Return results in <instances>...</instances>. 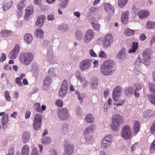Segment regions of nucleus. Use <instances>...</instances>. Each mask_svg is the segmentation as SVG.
Returning <instances> with one entry per match:
<instances>
[{"label": "nucleus", "mask_w": 155, "mask_h": 155, "mask_svg": "<svg viewBox=\"0 0 155 155\" xmlns=\"http://www.w3.org/2000/svg\"><path fill=\"white\" fill-rule=\"evenodd\" d=\"M115 65L114 61L108 60L104 62L101 65L100 68V72L105 75H110L113 72V68Z\"/></svg>", "instance_id": "f257e3e1"}, {"label": "nucleus", "mask_w": 155, "mask_h": 155, "mask_svg": "<svg viewBox=\"0 0 155 155\" xmlns=\"http://www.w3.org/2000/svg\"><path fill=\"white\" fill-rule=\"evenodd\" d=\"M123 120L121 116L119 114L114 115L112 119L111 127L114 131H117L120 126V124L123 123Z\"/></svg>", "instance_id": "f03ea898"}, {"label": "nucleus", "mask_w": 155, "mask_h": 155, "mask_svg": "<svg viewBox=\"0 0 155 155\" xmlns=\"http://www.w3.org/2000/svg\"><path fill=\"white\" fill-rule=\"evenodd\" d=\"M33 56L30 53H22L20 54L19 59L21 63L27 65L32 61Z\"/></svg>", "instance_id": "7ed1b4c3"}, {"label": "nucleus", "mask_w": 155, "mask_h": 155, "mask_svg": "<svg viewBox=\"0 0 155 155\" xmlns=\"http://www.w3.org/2000/svg\"><path fill=\"white\" fill-rule=\"evenodd\" d=\"M42 119V117L41 115L37 114L35 115L33 126L35 130H38L41 128Z\"/></svg>", "instance_id": "20e7f679"}, {"label": "nucleus", "mask_w": 155, "mask_h": 155, "mask_svg": "<svg viewBox=\"0 0 155 155\" xmlns=\"http://www.w3.org/2000/svg\"><path fill=\"white\" fill-rule=\"evenodd\" d=\"M132 133L130 127L128 125L124 126L122 129L121 137L125 140H128L130 138Z\"/></svg>", "instance_id": "39448f33"}, {"label": "nucleus", "mask_w": 155, "mask_h": 155, "mask_svg": "<svg viewBox=\"0 0 155 155\" xmlns=\"http://www.w3.org/2000/svg\"><path fill=\"white\" fill-rule=\"evenodd\" d=\"M64 155H70L74 152V148L73 145L68 143L67 140L64 142Z\"/></svg>", "instance_id": "423d86ee"}, {"label": "nucleus", "mask_w": 155, "mask_h": 155, "mask_svg": "<svg viewBox=\"0 0 155 155\" xmlns=\"http://www.w3.org/2000/svg\"><path fill=\"white\" fill-rule=\"evenodd\" d=\"M91 61L88 59L82 61L80 63L79 68L82 71H84L88 70L91 66Z\"/></svg>", "instance_id": "0eeeda50"}, {"label": "nucleus", "mask_w": 155, "mask_h": 155, "mask_svg": "<svg viewBox=\"0 0 155 155\" xmlns=\"http://www.w3.org/2000/svg\"><path fill=\"white\" fill-rule=\"evenodd\" d=\"M151 51L150 49H146L143 52L142 54L143 63L145 65L147 66L149 65L150 64V61L151 58Z\"/></svg>", "instance_id": "6e6552de"}, {"label": "nucleus", "mask_w": 155, "mask_h": 155, "mask_svg": "<svg viewBox=\"0 0 155 155\" xmlns=\"http://www.w3.org/2000/svg\"><path fill=\"white\" fill-rule=\"evenodd\" d=\"M68 88V82L66 80H65L63 81L59 92V95L60 97H63L65 96L67 94Z\"/></svg>", "instance_id": "1a4fd4ad"}, {"label": "nucleus", "mask_w": 155, "mask_h": 155, "mask_svg": "<svg viewBox=\"0 0 155 155\" xmlns=\"http://www.w3.org/2000/svg\"><path fill=\"white\" fill-rule=\"evenodd\" d=\"M113 37L110 34H107L104 37L103 42V46L107 48L110 46L111 43L113 41Z\"/></svg>", "instance_id": "9d476101"}, {"label": "nucleus", "mask_w": 155, "mask_h": 155, "mask_svg": "<svg viewBox=\"0 0 155 155\" xmlns=\"http://www.w3.org/2000/svg\"><path fill=\"white\" fill-rule=\"evenodd\" d=\"M111 143L110 135L106 136L101 142V147L104 149H106L111 146Z\"/></svg>", "instance_id": "9b49d317"}, {"label": "nucleus", "mask_w": 155, "mask_h": 155, "mask_svg": "<svg viewBox=\"0 0 155 155\" xmlns=\"http://www.w3.org/2000/svg\"><path fill=\"white\" fill-rule=\"evenodd\" d=\"M122 91V88L119 86H117L114 89L112 93V97L114 100L115 102L118 101Z\"/></svg>", "instance_id": "f8f14e48"}, {"label": "nucleus", "mask_w": 155, "mask_h": 155, "mask_svg": "<svg viewBox=\"0 0 155 155\" xmlns=\"http://www.w3.org/2000/svg\"><path fill=\"white\" fill-rule=\"evenodd\" d=\"M94 33L91 29L88 30L85 34L84 41L85 43H88L90 42L94 37Z\"/></svg>", "instance_id": "ddd939ff"}, {"label": "nucleus", "mask_w": 155, "mask_h": 155, "mask_svg": "<svg viewBox=\"0 0 155 155\" xmlns=\"http://www.w3.org/2000/svg\"><path fill=\"white\" fill-rule=\"evenodd\" d=\"M20 49L19 45L18 44H16L9 54V58L13 59L16 58L18 55Z\"/></svg>", "instance_id": "4468645a"}, {"label": "nucleus", "mask_w": 155, "mask_h": 155, "mask_svg": "<svg viewBox=\"0 0 155 155\" xmlns=\"http://www.w3.org/2000/svg\"><path fill=\"white\" fill-rule=\"evenodd\" d=\"M58 113L59 118L62 120H66L68 117V111L66 108L58 110Z\"/></svg>", "instance_id": "2eb2a0df"}, {"label": "nucleus", "mask_w": 155, "mask_h": 155, "mask_svg": "<svg viewBox=\"0 0 155 155\" xmlns=\"http://www.w3.org/2000/svg\"><path fill=\"white\" fill-rule=\"evenodd\" d=\"M33 12V10L32 6L30 5L28 6L25 10V14L24 17L25 19L26 20H28Z\"/></svg>", "instance_id": "dca6fc26"}, {"label": "nucleus", "mask_w": 155, "mask_h": 155, "mask_svg": "<svg viewBox=\"0 0 155 155\" xmlns=\"http://www.w3.org/2000/svg\"><path fill=\"white\" fill-rule=\"evenodd\" d=\"M27 3L26 0H21L17 5L18 9L19 12V15H21L22 13L23 10Z\"/></svg>", "instance_id": "f3484780"}, {"label": "nucleus", "mask_w": 155, "mask_h": 155, "mask_svg": "<svg viewBox=\"0 0 155 155\" xmlns=\"http://www.w3.org/2000/svg\"><path fill=\"white\" fill-rule=\"evenodd\" d=\"M60 1L61 3L59 5V7L60 8L58 9V11L59 14L62 15V12L61 9H63L66 8L67 3L69 2V0H60Z\"/></svg>", "instance_id": "a211bd4d"}, {"label": "nucleus", "mask_w": 155, "mask_h": 155, "mask_svg": "<svg viewBox=\"0 0 155 155\" xmlns=\"http://www.w3.org/2000/svg\"><path fill=\"white\" fill-rule=\"evenodd\" d=\"M138 15L140 18L143 19L148 17L150 15V13L147 10H143L139 12Z\"/></svg>", "instance_id": "6ab92c4d"}, {"label": "nucleus", "mask_w": 155, "mask_h": 155, "mask_svg": "<svg viewBox=\"0 0 155 155\" xmlns=\"http://www.w3.org/2000/svg\"><path fill=\"white\" fill-rule=\"evenodd\" d=\"M45 19V17L44 15H41L39 16L37 18V20L36 21V25L38 27L42 26Z\"/></svg>", "instance_id": "aec40b11"}, {"label": "nucleus", "mask_w": 155, "mask_h": 155, "mask_svg": "<svg viewBox=\"0 0 155 155\" xmlns=\"http://www.w3.org/2000/svg\"><path fill=\"white\" fill-rule=\"evenodd\" d=\"M129 12L126 11L123 12L121 16V21L124 24L127 23L129 19Z\"/></svg>", "instance_id": "412c9836"}, {"label": "nucleus", "mask_w": 155, "mask_h": 155, "mask_svg": "<svg viewBox=\"0 0 155 155\" xmlns=\"http://www.w3.org/2000/svg\"><path fill=\"white\" fill-rule=\"evenodd\" d=\"M30 139V134L28 131L25 132L22 135V140L24 143H26Z\"/></svg>", "instance_id": "4be33fe9"}, {"label": "nucleus", "mask_w": 155, "mask_h": 155, "mask_svg": "<svg viewBox=\"0 0 155 155\" xmlns=\"http://www.w3.org/2000/svg\"><path fill=\"white\" fill-rule=\"evenodd\" d=\"M94 127L93 125L87 128L84 132V136L85 137L86 140H88L87 139V135L92 133L94 130Z\"/></svg>", "instance_id": "5701e85b"}, {"label": "nucleus", "mask_w": 155, "mask_h": 155, "mask_svg": "<svg viewBox=\"0 0 155 155\" xmlns=\"http://www.w3.org/2000/svg\"><path fill=\"white\" fill-rule=\"evenodd\" d=\"M29 147L27 145H25L22 148L21 155H29Z\"/></svg>", "instance_id": "b1692460"}, {"label": "nucleus", "mask_w": 155, "mask_h": 155, "mask_svg": "<svg viewBox=\"0 0 155 155\" xmlns=\"http://www.w3.org/2000/svg\"><path fill=\"white\" fill-rule=\"evenodd\" d=\"M140 123L138 121L136 120L134 122L133 127V131L134 134H137L140 130Z\"/></svg>", "instance_id": "393cba45"}, {"label": "nucleus", "mask_w": 155, "mask_h": 155, "mask_svg": "<svg viewBox=\"0 0 155 155\" xmlns=\"http://www.w3.org/2000/svg\"><path fill=\"white\" fill-rule=\"evenodd\" d=\"M1 34L2 37H6L11 35L12 34V32L9 30H2L1 31Z\"/></svg>", "instance_id": "a878e982"}, {"label": "nucleus", "mask_w": 155, "mask_h": 155, "mask_svg": "<svg viewBox=\"0 0 155 155\" xmlns=\"http://www.w3.org/2000/svg\"><path fill=\"white\" fill-rule=\"evenodd\" d=\"M104 8L106 12H114V8L111 6V5L109 3H106L104 5Z\"/></svg>", "instance_id": "bb28decb"}, {"label": "nucleus", "mask_w": 155, "mask_h": 155, "mask_svg": "<svg viewBox=\"0 0 155 155\" xmlns=\"http://www.w3.org/2000/svg\"><path fill=\"white\" fill-rule=\"evenodd\" d=\"M124 33L127 36H130L134 35L135 31L133 30L127 28L125 30Z\"/></svg>", "instance_id": "cd10ccee"}, {"label": "nucleus", "mask_w": 155, "mask_h": 155, "mask_svg": "<svg viewBox=\"0 0 155 155\" xmlns=\"http://www.w3.org/2000/svg\"><path fill=\"white\" fill-rule=\"evenodd\" d=\"M32 36L30 34H27L25 35L24 37V40L26 43L29 44L32 40Z\"/></svg>", "instance_id": "c85d7f7f"}, {"label": "nucleus", "mask_w": 155, "mask_h": 155, "mask_svg": "<svg viewBox=\"0 0 155 155\" xmlns=\"http://www.w3.org/2000/svg\"><path fill=\"white\" fill-rule=\"evenodd\" d=\"M138 48V43L134 42H133V46L129 51V53H134L136 51Z\"/></svg>", "instance_id": "c756f323"}, {"label": "nucleus", "mask_w": 155, "mask_h": 155, "mask_svg": "<svg viewBox=\"0 0 155 155\" xmlns=\"http://www.w3.org/2000/svg\"><path fill=\"white\" fill-rule=\"evenodd\" d=\"M51 77L47 76L45 78L44 81V85L46 86V87L48 86L51 83Z\"/></svg>", "instance_id": "7c9ffc66"}, {"label": "nucleus", "mask_w": 155, "mask_h": 155, "mask_svg": "<svg viewBox=\"0 0 155 155\" xmlns=\"http://www.w3.org/2000/svg\"><path fill=\"white\" fill-rule=\"evenodd\" d=\"M8 114L3 116L2 118V126L5 125L8 121Z\"/></svg>", "instance_id": "2f4dec72"}, {"label": "nucleus", "mask_w": 155, "mask_h": 155, "mask_svg": "<svg viewBox=\"0 0 155 155\" xmlns=\"http://www.w3.org/2000/svg\"><path fill=\"white\" fill-rule=\"evenodd\" d=\"M146 26L148 28L153 29L155 28V22L149 21L147 22Z\"/></svg>", "instance_id": "473e14b6"}, {"label": "nucleus", "mask_w": 155, "mask_h": 155, "mask_svg": "<svg viewBox=\"0 0 155 155\" xmlns=\"http://www.w3.org/2000/svg\"><path fill=\"white\" fill-rule=\"evenodd\" d=\"M13 3L12 1L6 3L3 6V9L4 11H6L10 8L12 5Z\"/></svg>", "instance_id": "72a5a7b5"}, {"label": "nucleus", "mask_w": 155, "mask_h": 155, "mask_svg": "<svg viewBox=\"0 0 155 155\" xmlns=\"http://www.w3.org/2000/svg\"><path fill=\"white\" fill-rule=\"evenodd\" d=\"M147 97L149 101L155 105V95L153 94H149L147 95Z\"/></svg>", "instance_id": "f704fd0d"}, {"label": "nucleus", "mask_w": 155, "mask_h": 155, "mask_svg": "<svg viewBox=\"0 0 155 155\" xmlns=\"http://www.w3.org/2000/svg\"><path fill=\"white\" fill-rule=\"evenodd\" d=\"M149 88L151 93L155 94V84L154 83H149Z\"/></svg>", "instance_id": "c9c22d12"}, {"label": "nucleus", "mask_w": 155, "mask_h": 155, "mask_svg": "<svg viewBox=\"0 0 155 155\" xmlns=\"http://www.w3.org/2000/svg\"><path fill=\"white\" fill-rule=\"evenodd\" d=\"M83 35V33L79 30H77L76 32L75 36L77 40H81L82 39Z\"/></svg>", "instance_id": "e433bc0d"}, {"label": "nucleus", "mask_w": 155, "mask_h": 155, "mask_svg": "<svg viewBox=\"0 0 155 155\" xmlns=\"http://www.w3.org/2000/svg\"><path fill=\"white\" fill-rule=\"evenodd\" d=\"M85 119L87 122L92 123L93 121L94 118L92 115L89 114L86 116Z\"/></svg>", "instance_id": "4c0bfd02"}, {"label": "nucleus", "mask_w": 155, "mask_h": 155, "mask_svg": "<svg viewBox=\"0 0 155 155\" xmlns=\"http://www.w3.org/2000/svg\"><path fill=\"white\" fill-rule=\"evenodd\" d=\"M124 93L127 96H131L132 93V88L131 87H129L125 91Z\"/></svg>", "instance_id": "58836bf2"}, {"label": "nucleus", "mask_w": 155, "mask_h": 155, "mask_svg": "<svg viewBox=\"0 0 155 155\" xmlns=\"http://www.w3.org/2000/svg\"><path fill=\"white\" fill-rule=\"evenodd\" d=\"M35 34L38 37H41L44 35V32L40 29L36 30Z\"/></svg>", "instance_id": "ea45409f"}, {"label": "nucleus", "mask_w": 155, "mask_h": 155, "mask_svg": "<svg viewBox=\"0 0 155 155\" xmlns=\"http://www.w3.org/2000/svg\"><path fill=\"white\" fill-rule=\"evenodd\" d=\"M149 151L150 153H153L155 151V138L153 142L151 143L150 149Z\"/></svg>", "instance_id": "a19ab883"}, {"label": "nucleus", "mask_w": 155, "mask_h": 155, "mask_svg": "<svg viewBox=\"0 0 155 155\" xmlns=\"http://www.w3.org/2000/svg\"><path fill=\"white\" fill-rule=\"evenodd\" d=\"M128 0H118V6L121 7H124L127 4Z\"/></svg>", "instance_id": "79ce46f5"}, {"label": "nucleus", "mask_w": 155, "mask_h": 155, "mask_svg": "<svg viewBox=\"0 0 155 155\" xmlns=\"http://www.w3.org/2000/svg\"><path fill=\"white\" fill-rule=\"evenodd\" d=\"M116 57L119 59L124 60L126 58V54H121L119 52L116 56Z\"/></svg>", "instance_id": "37998d69"}, {"label": "nucleus", "mask_w": 155, "mask_h": 155, "mask_svg": "<svg viewBox=\"0 0 155 155\" xmlns=\"http://www.w3.org/2000/svg\"><path fill=\"white\" fill-rule=\"evenodd\" d=\"M42 141L44 144H45L50 143L51 141V139L48 137H43L42 139Z\"/></svg>", "instance_id": "c03bdc74"}, {"label": "nucleus", "mask_w": 155, "mask_h": 155, "mask_svg": "<svg viewBox=\"0 0 155 155\" xmlns=\"http://www.w3.org/2000/svg\"><path fill=\"white\" fill-rule=\"evenodd\" d=\"M40 104L39 103H36L34 104V107L35 109L36 110L37 112H42L40 108Z\"/></svg>", "instance_id": "a18cd8bd"}, {"label": "nucleus", "mask_w": 155, "mask_h": 155, "mask_svg": "<svg viewBox=\"0 0 155 155\" xmlns=\"http://www.w3.org/2000/svg\"><path fill=\"white\" fill-rule=\"evenodd\" d=\"M59 28L61 31H65L68 30V27L66 25H63L59 26Z\"/></svg>", "instance_id": "49530a36"}, {"label": "nucleus", "mask_w": 155, "mask_h": 155, "mask_svg": "<svg viewBox=\"0 0 155 155\" xmlns=\"http://www.w3.org/2000/svg\"><path fill=\"white\" fill-rule=\"evenodd\" d=\"M5 97L6 100L8 101H11V97L9 92L8 91H6L5 92Z\"/></svg>", "instance_id": "de8ad7c7"}, {"label": "nucleus", "mask_w": 155, "mask_h": 155, "mask_svg": "<svg viewBox=\"0 0 155 155\" xmlns=\"http://www.w3.org/2000/svg\"><path fill=\"white\" fill-rule=\"evenodd\" d=\"M119 98L118 99V101L117 102H118L119 103H118V104H116V103H114V105H116L117 107L119 105L120 106H122V105H123L124 104V103H125V99H124L122 100H120V101H119Z\"/></svg>", "instance_id": "09e8293b"}, {"label": "nucleus", "mask_w": 155, "mask_h": 155, "mask_svg": "<svg viewBox=\"0 0 155 155\" xmlns=\"http://www.w3.org/2000/svg\"><path fill=\"white\" fill-rule=\"evenodd\" d=\"M91 24L94 28L96 31H99L100 29V25L98 24L92 22Z\"/></svg>", "instance_id": "8fccbe9b"}, {"label": "nucleus", "mask_w": 155, "mask_h": 155, "mask_svg": "<svg viewBox=\"0 0 155 155\" xmlns=\"http://www.w3.org/2000/svg\"><path fill=\"white\" fill-rule=\"evenodd\" d=\"M55 104L58 106L62 107L63 105V103L61 100L60 99H58L56 101Z\"/></svg>", "instance_id": "3c124183"}, {"label": "nucleus", "mask_w": 155, "mask_h": 155, "mask_svg": "<svg viewBox=\"0 0 155 155\" xmlns=\"http://www.w3.org/2000/svg\"><path fill=\"white\" fill-rule=\"evenodd\" d=\"M31 155H39L38 150L37 148H34L32 149Z\"/></svg>", "instance_id": "603ef678"}, {"label": "nucleus", "mask_w": 155, "mask_h": 155, "mask_svg": "<svg viewBox=\"0 0 155 155\" xmlns=\"http://www.w3.org/2000/svg\"><path fill=\"white\" fill-rule=\"evenodd\" d=\"M6 56L5 54L4 53H2L0 58V61L2 62L5 61L6 60Z\"/></svg>", "instance_id": "864d4df0"}, {"label": "nucleus", "mask_w": 155, "mask_h": 155, "mask_svg": "<svg viewBox=\"0 0 155 155\" xmlns=\"http://www.w3.org/2000/svg\"><path fill=\"white\" fill-rule=\"evenodd\" d=\"M92 88H95L98 85V81L97 80L95 79L94 81L93 82H92Z\"/></svg>", "instance_id": "5fc2aeb1"}, {"label": "nucleus", "mask_w": 155, "mask_h": 155, "mask_svg": "<svg viewBox=\"0 0 155 155\" xmlns=\"http://www.w3.org/2000/svg\"><path fill=\"white\" fill-rule=\"evenodd\" d=\"M21 80L19 78H16L15 79L16 83L19 86H21L22 85V83L21 81Z\"/></svg>", "instance_id": "6e6d98bb"}, {"label": "nucleus", "mask_w": 155, "mask_h": 155, "mask_svg": "<svg viewBox=\"0 0 155 155\" xmlns=\"http://www.w3.org/2000/svg\"><path fill=\"white\" fill-rule=\"evenodd\" d=\"M99 56L101 58H105L107 57V55L104 51H101L99 54Z\"/></svg>", "instance_id": "4d7b16f0"}, {"label": "nucleus", "mask_w": 155, "mask_h": 155, "mask_svg": "<svg viewBox=\"0 0 155 155\" xmlns=\"http://www.w3.org/2000/svg\"><path fill=\"white\" fill-rule=\"evenodd\" d=\"M14 149L13 147L10 148L8 150V153L7 155H14Z\"/></svg>", "instance_id": "13d9d810"}, {"label": "nucleus", "mask_w": 155, "mask_h": 155, "mask_svg": "<svg viewBox=\"0 0 155 155\" xmlns=\"http://www.w3.org/2000/svg\"><path fill=\"white\" fill-rule=\"evenodd\" d=\"M135 86L136 87V90L137 91L140 90L142 89V85L139 83L135 84Z\"/></svg>", "instance_id": "bf43d9fd"}, {"label": "nucleus", "mask_w": 155, "mask_h": 155, "mask_svg": "<svg viewBox=\"0 0 155 155\" xmlns=\"http://www.w3.org/2000/svg\"><path fill=\"white\" fill-rule=\"evenodd\" d=\"M89 54L91 56L93 57H97V56L96 54L92 49H91L90 50Z\"/></svg>", "instance_id": "052dcab7"}, {"label": "nucleus", "mask_w": 155, "mask_h": 155, "mask_svg": "<svg viewBox=\"0 0 155 155\" xmlns=\"http://www.w3.org/2000/svg\"><path fill=\"white\" fill-rule=\"evenodd\" d=\"M151 131L153 133H155V120L151 127Z\"/></svg>", "instance_id": "680f3d73"}, {"label": "nucleus", "mask_w": 155, "mask_h": 155, "mask_svg": "<svg viewBox=\"0 0 155 155\" xmlns=\"http://www.w3.org/2000/svg\"><path fill=\"white\" fill-rule=\"evenodd\" d=\"M31 114V112L29 111H27L26 112L25 114V118L26 119H27L29 118Z\"/></svg>", "instance_id": "e2e57ef3"}, {"label": "nucleus", "mask_w": 155, "mask_h": 155, "mask_svg": "<svg viewBox=\"0 0 155 155\" xmlns=\"http://www.w3.org/2000/svg\"><path fill=\"white\" fill-rule=\"evenodd\" d=\"M4 68L6 70H12L11 67L8 64H5L4 65Z\"/></svg>", "instance_id": "0e129e2a"}, {"label": "nucleus", "mask_w": 155, "mask_h": 155, "mask_svg": "<svg viewBox=\"0 0 155 155\" xmlns=\"http://www.w3.org/2000/svg\"><path fill=\"white\" fill-rule=\"evenodd\" d=\"M140 39L141 41H144L146 38L145 35L144 34H141L140 36Z\"/></svg>", "instance_id": "69168bd1"}, {"label": "nucleus", "mask_w": 155, "mask_h": 155, "mask_svg": "<svg viewBox=\"0 0 155 155\" xmlns=\"http://www.w3.org/2000/svg\"><path fill=\"white\" fill-rule=\"evenodd\" d=\"M54 16L53 14H51L48 16V19L49 20L52 21L54 19Z\"/></svg>", "instance_id": "338daca9"}, {"label": "nucleus", "mask_w": 155, "mask_h": 155, "mask_svg": "<svg viewBox=\"0 0 155 155\" xmlns=\"http://www.w3.org/2000/svg\"><path fill=\"white\" fill-rule=\"evenodd\" d=\"M154 43H155V35L152 37L150 42V44L151 45Z\"/></svg>", "instance_id": "774afa93"}]
</instances>
